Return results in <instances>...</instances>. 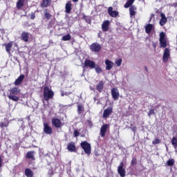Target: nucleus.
Returning <instances> with one entry per match:
<instances>
[{
  "label": "nucleus",
  "instance_id": "1",
  "mask_svg": "<svg viewBox=\"0 0 177 177\" xmlns=\"http://www.w3.org/2000/svg\"><path fill=\"white\" fill-rule=\"evenodd\" d=\"M43 96L46 102H49L50 99H53V96H55V92L49 88V86H46L44 88Z\"/></svg>",
  "mask_w": 177,
  "mask_h": 177
},
{
  "label": "nucleus",
  "instance_id": "2",
  "mask_svg": "<svg viewBox=\"0 0 177 177\" xmlns=\"http://www.w3.org/2000/svg\"><path fill=\"white\" fill-rule=\"evenodd\" d=\"M9 95H8V99L12 100V102H19L20 99L17 95H19V88L14 87L9 90Z\"/></svg>",
  "mask_w": 177,
  "mask_h": 177
},
{
  "label": "nucleus",
  "instance_id": "3",
  "mask_svg": "<svg viewBox=\"0 0 177 177\" xmlns=\"http://www.w3.org/2000/svg\"><path fill=\"white\" fill-rule=\"evenodd\" d=\"M80 147L84 150L86 154H88V156L89 154H91L92 151V147L91 146L89 142H88L87 141H83L80 143Z\"/></svg>",
  "mask_w": 177,
  "mask_h": 177
},
{
  "label": "nucleus",
  "instance_id": "4",
  "mask_svg": "<svg viewBox=\"0 0 177 177\" xmlns=\"http://www.w3.org/2000/svg\"><path fill=\"white\" fill-rule=\"evenodd\" d=\"M159 44L160 48H164L167 47V37L164 32H161L159 35Z\"/></svg>",
  "mask_w": 177,
  "mask_h": 177
},
{
  "label": "nucleus",
  "instance_id": "5",
  "mask_svg": "<svg viewBox=\"0 0 177 177\" xmlns=\"http://www.w3.org/2000/svg\"><path fill=\"white\" fill-rule=\"evenodd\" d=\"M90 50L94 53H98L102 50V46L97 42L93 43L90 46Z\"/></svg>",
  "mask_w": 177,
  "mask_h": 177
},
{
  "label": "nucleus",
  "instance_id": "6",
  "mask_svg": "<svg viewBox=\"0 0 177 177\" xmlns=\"http://www.w3.org/2000/svg\"><path fill=\"white\" fill-rule=\"evenodd\" d=\"M169 59H171V52L169 50V48H166L165 49L162 55L163 63H167Z\"/></svg>",
  "mask_w": 177,
  "mask_h": 177
},
{
  "label": "nucleus",
  "instance_id": "7",
  "mask_svg": "<svg viewBox=\"0 0 177 177\" xmlns=\"http://www.w3.org/2000/svg\"><path fill=\"white\" fill-rule=\"evenodd\" d=\"M111 114H113V106H108L107 109L104 111L102 117L106 120L109 118Z\"/></svg>",
  "mask_w": 177,
  "mask_h": 177
},
{
  "label": "nucleus",
  "instance_id": "8",
  "mask_svg": "<svg viewBox=\"0 0 177 177\" xmlns=\"http://www.w3.org/2000/svg\"><path fill=\"white\" fill-rule=\"evenodd\" d=\"M44 126V132L46 133V135H52L53 133V130L52 129V127L49 126V124L47 122H44L43 124Z\"/></svg>",
  "mask_w": 177,
  "mask_h": 177
},
{
  "label": "nucleus",
  "instance_id": "9",
  "mask_svg": "<svg viewBox=\"0 0 177 177\" xmlns=\"http://www.w3.org/2000/svg\"><path fill=\"white\" fill-rule=\"evenodd\" d=\"M118 173L119 174L120 176L125 177V169L124 168V162H121L118 167Z\"/></svg>",
  "mask_w": 177,
  "mask_h": 177
},
{
  "label": "nucleus",
  "instance_id": "10",
  "mask_svg": "<svg viewBox=\"0 0 177 177\" xmlns=\"http://www.w3.org/2000/svg\"><path fill=\"white\" fill-rule=\"evenodd\" d=\"M111 93L113 100H118V99H120V92L118 91V88L115 87L113 88Z\"/></svg>",
  "mask_w": 177,
  "mask_h": 177
},
{
  "label": "nucleus",
  "instance_id": "11",
  "mask_svg": "<svg viewBox=\"0 0 177 177\" xmlns=\"http://www.w3.org/2000/svg\"><path fill=\"white\" fill-rule=\"evenodd\" d=\"M95 64L96 63H95L94 61L88 59H86L84 63V67H88V68H91V70H93V68H95Z\"/></svg>",
  "mask_w": 177,
  "mask_h": 177
},
{
  "label": "nucleus",
  "instance_id": "12",
  "mask_svg": "<svg viewBox=\"0 0 177 177\" xmlns=\"http://www.w3.org/2000/svg\"><path fill=\"white\" fill-rule=\"evenodd\" d=\"M67 150L71 153H77V147L75 146V142H71L67 145Z\"/></svg>",
  "mask_w": 177,
  "mask_h": 177
},
{
  "label": "nucleus",
  "instance_id": "13",
  "mask_svg": "<svg viewBox=\"0 0 177 177\" xmlns=\"http://www.w3.org/2000/svg\"><path fill=\"white\" fill-rule=\"evenodd\" d=\"M51 122L52 125H53V127H55V128H62L63 125L62 123V120H60V119L59 118H53Z\"/></svg>",
  "mask_w": 177,
  "mask_h": 177
},
{
  "label": "nucleus",
  "instance_id": "14",
  "mask_svg": "<svg viewBox=\"0 0 177 177\" xmlns=\"http://www.w3.org/2000/svg\"><path fill=\"white\" fill-rule=\"evenodd\" d=\"M52 5V0H42L40 3V7L42 9H45V8H49Z\"/></svg>",
  "mask_w": 177,
  "mask_h": 177
},
{
  "label": "nucleus",
  "instance_id": "15",
  "mask_svg": "<svg viewBox=\"0 0 177 177\" xmlns=\"http://www.w3.org/2000/svg\"><path fill=\"white\" fill-rule=\"evenodd\" d=\"M160 17L161 19L159 21V24L162 27L165 26V24H167L168 19H167V17H165V14H164L163 12L160 13Z\"/></svg>",
  "mask_w": 177,
  "mask_h": 177
},
{
  "label": "nucleus",
  "instance_id": "16",
  "mask_svg": "<svg viewBox=\"0 0 177 177\" xmlns=\"http://www.w3.org/2000/svg\"><path fill=\"white\" fill-rule=\"evenodd\" d=\"M109 128L108 124H103L100 129V136L102 138H104L106 136V132H107V129Z\"/></svg>",
  "mask_w": 177,
  "mask_h": 177
},
{
  "label": "nucleus",
  "instance_id": "17",
  "mask_svg": "<svg viewBox=\"0 0 177 177\" xmlns=\"http://www.w3.org/2000/svg\"><path fill=\"white\" fill-rule=\"evenodd\" d=\"M110 26V21L106 20L102 22V30L104 32H106L109 30V27Z\"/></svg>",
  "mask_w": 177,
  "mask_h": 177
},
{
  "label": "nucleus",
  "instance_id": "18",
  "mask_svg": "<svg viewBox=\"0 0 177 177\" xmlns=\"http://www.w3.org/2000/svg\"><path fill=\"white\" fill-rule=\"evenodd\" d=\"M103 89H104V82L101 80L96 86V90L97 92H99V93H102Z\"/></svg>",
  "mask_w": 177,
  "mask_h": 177
},
{
  "label": "nucleus",
  "instance_id": "19",
  "mask_svg": "<svg viewBox=\"0 0 177 177\" xmlns=\"http://www.w3.org/2000/svg\"><path fill=\"white\" fill-rule=\"evenodd\" d=\"M108 13L111 17H117L118 16V12L113 10V7L108 8Z\"/></svg>",
  "mask_w": 177,
  "mask_h": 177
},
{
  "label": "nucleus",
  "instance_id": "20",
  "mask_svg": "<svg viewBox=\"0 0 177 177\" xmlns=\"http://www.w3.org/2000/svg\"><path fill=\"white\" fill-rule=\"evenodd\" d=\"M30 33L28 32H22L21 34V39L24 41V42H28V38L30 37Z\"/></svg>",
  "mask_w": 177,
  "mask_h": 177
},
{
  "label": "nucleus",
  "instance_id": "21",
  "mask_svg": "<svg viewBox=\"0 0 177 177\" xmlns=\"http://www.w3.org/2000/svg\"><path fill=\"white\" fill-rule=\"evenodd\" d=\"M35 154V151H30L26 153V158H28V160H32V161H35V156H34Z\"/></svg>",
  "mask_w": 177,
  "mask_h": 177
},
{
  "label": "nucleus",
  "instance_id": "22",
  "mask_svg": "<svg viewBox=\"0 0 177 177\" xmlns=\"http://www.w3.org/2000/svg\"><path fill=\"white\" fill-rule=\"evenodd\" d=\"M106 70L110 71L113 67H114V62L110 61L109 59L105 60Z\"/></svg>",
  "mask_w": 177,
  "mask_h": 177
},
{
  "label": "nucleus",
  "instance_id": "23",
  "mask_svg": "<svg viewBox=\"0 0 177 177\" xmlns=\"http://www.w3.org/2000/svg\"><path fill=\"white\" fill-rule=\"evenodd\" d=\"M26 0H18L16 3V7L18 10H21L25 5Z\"/></svg>",
  "mask_w": 177,
  "mask_h": 177
},
{
  "label": "nucleus",
  "instance_id": "24",
  "mask_svg": "<svg viewBox=\"0 0 177 177\" xmlns=\"http://www.w3.org/2000/svg\"><path fill=\"white\" fill-rule=\"evenodd\" d=\"M72 6H73V4L71 3V1H68L66 3V6H65L66 13H68V14L71 13V10L73 9Z\"/></svg>",
  "mask_w": 177,
  "mask_h": 177
},
{
  "label": "nucleus",
  "instance_id": "25",
  "mask_svg": "<svg viewBox=\"0 0 177 177\" xmlns=\"http://www.w3.org/2000/svg\"><path fill=\"white\" fill-rule=\"evenodd\" d=\"M12 46H13V41H10L8 44H5V48L7 53L10 55V50H12Z\"/></svg>",
  "mask_w": 177,
  "mask_h": 177
},
{
  "label": "nucleus",
  "instance_id": "26",
  "mask_svg": "<svg viewBox=\"0 0 177 177\" xmlns=\"http://www.w3.org/2000/svg\"><path fill=\"white\" fill-rule=\"evenodd\" d=\"M24 75H20L19 77L15 81V85H20L24 80Z\"/></svg>",
  "mask_w": 177,
  "mask_h": 177
},
{
  "label": "nucleus",
  "instance_id": "27",
  "mask_svg": "<svg viewBox=\"0 0 177 177\" xmlns=\"http://www.w3.org/2000/svg\"><path fill=\"white\" fill-rule=\"evenodd\" d=\"M136 7L135 6H131L129 8L130 17H133L136 15Z\"/></svg>",
  "mask_w": 177,
  "mask_h": 177
},
{
  "label": "nucleus",
  "instance_id": "28",
  "mask_svg": "<svg viewBox=\"0 0 177 177\" xmlns=\"http://www.w3.org/2000/svg\"><path fill=\"white\" fill-rule=\"evenodd\" d=\"M25 175L26 177H33L34 173L32 172V170H31V169L26 168L25 169Z\"/></svg>",
  "mask_w": 177,
  "mask_h": 177
},
{
  "label": "nucleus",
  "instance_id": "29",
  "mask_svg": "<svg viewBox=\"0 0 177 177\" xmlns=\"http://www.w3.org/2000/svg\"><path fill=\"white\" fill-rule=\"evenodd\" d=\"M153 24H149L145 26V32L147 34H150L153 30Z\"/></svg>",
  "mask_w": 177,
  "mask_h": 177
},
{
  "label": "nucleus",
  "instance_id": "30",
  "mask_svg": "<svg viewBox=\"0 0 177 177\" xmlns=\"http://www.w3.org/2000/svg\"><path fill=\"white\" fill-rule=\"evenodd\" d=\"M84 111H85L84 104H81L77 105V114H82Z\"/></svg>",
  "mask_w": 177,
  "mask_h": 177
},
{
  "label": "nucleus",
  "instance_id": "31",
  "mask_svg": "<svg viewBox=\"0 0 177 177\" xmlns=\"http://www.w3.org/2000/svg\"><path fill=\"white\" fill-rule=\"evenodd\" d=\"M133 2H135V0H129L124 4V8H125V9H128V8H130V6H132V5L133 4Z\"/></svg>",
  "mask_w": 177,
  "mask_h": 177
},
{
  "label": "nucleus",
  "instance_id": "32",
  "mask_svg": "<svg viewBox=\"0 0 177 177\" xmlns=\"http://www.w3.org/2000/svg\"><path fill=\"white\" fill-rule=\"evenodd\" d=\"M44 17L45 19H47V20H49L52 17V15L49 13L48 10L47 8L44 10Z\"/></svg>",
  "mask_w": 177,
  "mask_h": 177
},
{
  "label": "nucleus",
  "instance_id": "33",
  "mask_svg": "<svg viewBox=\"0 0 177 177\" xmlns=\"http://www.w3.org/2000/svg\"><path fill=\"white\" fill-rule=\"evenodd\" d=\"M94 68H95V73H97V74H100L103 71H102V68H100V66L96 64L95 65Z\"/></svg>",
  "mask_w": 177,
  "mask_h": 177
},
{
  "label": "nucleus",
  "instance_id": "34",
  "mask_svg": "<svg viewBox=\"0 0 177 177\" xmlns=\"http://www.w3.org/2000/svg\"><path fill=\"white\" fill-rule=\"evenodd\" d=\"M8 127H9V121L0 122V128H8Z\"/></svg>",
  "mask_w": 177,
  "mask_h": 177
},
{
  "label": "nucleus",
  "instance_id": "35",
  "mask_svg": "<svg viewBox=\"0 0 177 177\" xmlns=\"http://www.w3.org/2000/svg\"><path fill=\"white\" fill-rule=\"evenodd\" d=\"M175 165V160L174 159H169L167 161V167H173Z\"/></svg>",
  "mask_w": 177,
  "mask_h": 177
},
{
  "label": "nucleus",
  "instance_id": "36",
  "mask_svg": "<svg viewBox=\"0 0 177 177\" xmlns=\"http://www.w3.org/2000/svg\"><path fill=\"white\" fill-rule=\"evenodd\" d=\"M70 39H71V35L70 33L62 37V41H70Z\"/></svg>",
  "mask_w": 177,
  "mask_h": 177
},
{
  "label": "nucleus",
  "instance_id": "37",
  "mask_svg": "<svg viewBox=\"0 0 177 177\" xmlns=\"http://www.w3.org/2000/svg\"><path fill=\"white\" fill-rule=\"evenodd\" d=\"M138 164V159L136 157L132 158L131 162V167H133V165H136Z\"/></svg>",
  "mask_w": 177,
  "mask_h": 177
},
{
  "label": "nucleus",
  "instance_id": "38",
  "mask_svg": "<svg viewBox=\"0 0 177 177\" xmlns=\"http://www.w3.org/2000/svg\"><path fill=\"white\" fill-rule=\"evenodd\" d=\"M171 145H173L174 147H177V138L176 137L172 138Z\"/></svg>",
  "mask_w": 177,
  "mask_h": 177
},
{
  "label": "nucleus",
  "instance_id": "39",
  "mask_svg": "<svg viewBox=\"0 0 177 177\" xmlns=\"http://www.w3.org/2000/svg\"><path fill=\"white\" fill-rule=\"evenodd\" d=\"M115 64L118 66V67H120L121 64H122V59L120 58L115 61Z\"/></svg>",
  "mask_w": 177,
  "mask_h": 177
},
{
  "label": "nucleus",
  "instance_id": "40",
  "mask_svg": "<svg viewBox=\"0 0 177 177\" xmlns=\"http://www.w3.org/2000/svg\"><path fill=\"white\" fill-rule=\"evenodd\" d=\"M160 143H161V140H160V138H156L155 139V140L152 141V145H160Z\"/></svg>",
  "mask_w": 177,
  "mask_h": 177
},
{
  "label": "nucleus",
  "instance_id": "41",
  "mask_svg": "<svg viewBox=\"0 0 177 177\" xmlns=\"http://www.w3.org/2000/svg\"><path fill=\"white\" fill-rule=\"evenodd\" d=\"M4 34H5V29L0 28V38L3 37Z\"/></svg>",
  "mask_w": 177,
  "mask_h": 177
},
{
  "label": "nucleus",
  "instance_id": "42",
  "mask_svg": "<svg viewBox=\"0 0 177 177\" xmlns=\"http://www.w3.org/2000/svg\"><path fill=\"white\" fill-rule=\"evenodd\" d=\"M154 114H156V112L154 111V109H151L149 111V112L148 113L149 117H150L151 115H153Z\"/></svg>",
  "mask_w": 177,
  "mask_h": 177
},
{
  "label": "nucleus",
  "instance_id": "43",
  "mask_svg": "<svg viewBox=\"0 0 177 177\" xmlns=\"http://www.w3.org/2000/svg\"><path fill=\"white\" fill-rule=\"evenodd\" d=\"M73 136L75 138H78V136H80V133L77 130H75L73 131Z\"/></svg>",
  "mask_w": 177,
  "mask_h": 177
},
{
  "label": "nucleus",
  "instance_id": "44",
  "mask_svg": "<svg viewBox=\"0 0 177 177\" xmlns=\"http://www.w3.org/2000/svg\"><path fill=\"white\" fill-rule=\"evenodd\" d=\"M30 20H34V19H35V12L30 13Z\"/></svg>",
  "mask_w": 177,
  "mask_h": 177
},
{
  "label": "nucleus",
  "instance_id": "45",
  "mask_svg": "<svg viewBox=\"0 0 177 177\" xmlns=\"http://www.w3.org/2000/svg\"><path fill=\"white\" fill-rule=\"evenodd\" d=\"M131 129L133 131V132H136V126H133L131 127Z\"/></svg>",
  "mask_w": 177,
  "mask_h": 177
},
{
  "label": "nucleus",
  "instance_id": "46",
  "mask_svg": "<svg viewBox=\"0 0 177 177\" xmlns=\"http://www.w3.org/2000/svg\"><path fill=\"white\" fill-rule=\"evenodd\" d=\"M152 46H153V48H154L156 49V48H157V44H156L155 42H153Z\"/></svg>",
  "mask_w": 177,
  "mask_h": 177
},
{
  "label": "nucleus",
  "instance_id": "47",
  "mask_svg": "<svg viewBox=\"0 0 177 177\" xmlns=\"http://www.w3.org/2000/svg\"><path fill=\"white\" fill-rule=\"evenodd\" d=\"M2 167V156H0V168Z\"/></svg>",
  "mask_w": 177,
  "mask_h": 177
},
{
  "label": "nucleus",
  "instance_id": "48",
  "mask_svg": "<svg viewBox=\"0 0 177 177\" xmlns=\"http://www.w3.org/2000/svg\"><path fill=\"white\" fill-rule=\"evenodd\" d=\"M145 71H147H147H149V69H147V66H145Z\"/></svg>",
  "mask_w": 177,
  "mask_h": 177
},
{
  "label": "nucleus",
  "instance_id": "49",
  "mask_svg": "<svg viewBox=\"0 0 177 177\" xmlns=\"http://www.w3.org/2000/svg\"><path fill=\"white\" fill-rule=\"evenodd\" d=\"M83 19H86V15H84Z\"/></svg>",
  "mask_w": 177,
  "mask_h": 177
},
{
  "label": "nucleus",
  "instance_id": "50",
  "mask_svg": "<svg viewBox=\"0 0 177 177\" xmlns=\"http://www.w3.org/2000/svg\"><path fill=\"white\" fill-rule=\"evenodd\" d=\"M73 2H78V0H72Z\"/></svg>",
  "mask_w": 177,
  "mask_h": 177
},
{
  "label": "nucleus",
  "instance_id": "51",
  "mask_svg": "<svg viewBox=\"0 0 177 177\" xmlns=\"http://www.w3.org/2000/svg\"><path fill=\"white\" fill-rule=\"evenodd\" d=\"M62 96H64V93H62Z\"/></svg>",
  "mask_w": 177,
  "mask_h": 177
},
{
  "label": "nucleus",
  "instance_id": "52",
  "mask_svg": "<svg viewBox=\"0 0 177 177\" xmlns=\"http://www.w3.org/2000/svg\"><path fill=\"white\" fill-rule=\"evenodd\" d=\"M156 13H158V10L156 11Z\"/></svg>",
  "mask_w": 177,
  "mask_h": 177
},
{
  "label": "nucleus",
  "instance_id": "53",
  "mask_svg": "<svg viewBox=\"0 0 177 177\" xmlns=\"http://www.w3.org/2000/svg\"><path fill=\"white\" fill-rule=\"evenodd\" d=\"M132 125H133V124H131V126L132 127Z\"/></svg>",
  "mask_w": 177,
  "mask_h": 177
}]
</instances>
